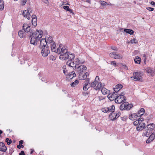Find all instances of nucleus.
<instances>
[{
  "instance_id": "obj_19",
  "label": "nucleus",
  "mask_w": 155,
  "mask_h": 155,
  "mask_svg": "<svg viewBox=\"0 0 155 155\" xmlns=\"http://www.w3.org/2000/svg\"><path fill=\"white\" fill-rule=\"evenodd\" d=\"M145 126V124L143 123H139L137 127V130L140 131L143 129Z\"/></svg>"
},
{
  "instance_id": "obj_49",
  "label": "nucleus",
  "mask_w": 155,
  "mask_h": 155,
  "mask_svg": "<svg viewBox=\"0 0 155 155\" xmlns=\"http://www.w3.org/2000/svg\"><path fill=\"white\" fill-rule=\"evenodd\" d=\"M87 86H88L84 85V86L83 87V90L84 91H86L88 89V88H89V86H88V88H87Z\"/></svg>"
},
{
  "instance_id": "obj_17",
  "label": "nucleus",
  "mask_w": 155,
  "mask_h": 155,
  "mask_svg": "<svg viewBox=\"0 0 155 155\" xmlns=\"http://www.w3.org/2000/svg\"><path fill=\"white\" fill-rule=\"evenodd\" d=\"M97 80H99V77L98 76H96L94 81L89 84V87H93L94 89L95 88V87L98 82L97 81Z\"/></svg>"
},
{
  "instance_id": "obj_10",
  "label": "nucleus",
  "mask_w": 155,
  "mask_h": 155,
  "mask_svg": "<svg viewBox=\"0 0 155 155\" xmlns=\"http://www.w3.org/2000/svg\"><path fill=\"white\" fill-rule=\"evenodd\" d=\"M56 43H54L50 45H49V46L51 47V50L52 52H55V53H60V49L58 48H56Z\"/></svg>"
},
{
  "instance_id": "obj_60",
  "label": "nucleus",
  "mask_w": 155,
  "mask_h": 155,
  "mask_svg": "<svg viewBox=\"0 0 155 155\" xmlns=\"http://www.w3.org/2000/svg\"><path fill=\"white\" fill-rule=\"evenodd\" d=\"M150 4L155 7V2L153 1H152L150 2Z\"/></svg>"
},
{
  "instance_id": "obj_55",
  "label": "nucleus",
  "mask_w": 155,
  "mask_h": 155,
  "mask_svg": "<svg viewBox=\"0 0 155 155\" xmlns=\"http://www.w3.org/2000/svg\"><path fill=\"white\" fill-rule=\"evenodd\" d=\"M122 64V66L123 67V68H124L126 69H127V70H128V67L126 65H124L123 64Z\"/></svg>"
},
{
  "instance_id": "obj_4",
  "label": "nucleus",
  "mask_w": 155,
  "mask_h": 155,
  "mask_svg": "<svg viewBox=\"0 0 155 155\" xmlns=\"http://www.w3.org/2000/svg\"><path fill=\"white\" fill-rule=\"evenodd\" d=\"M133 105L131 104H129L128 102H124L120 106V109L121 110H130L132 107Z\"/></svg>"
},
{
  "instance_id": "obj_15",
  "label": "nucleus",
  "mask_w": 155,
  "mask_h": 155,
  "mask_svg": "<svg viewBox=\"0 0 155 155\" xmlns=\"http://www.w3.org/2000/svg\"><path fill=\"white\" fill-rule=\"evenodd\" d=\"M77 71L80 73V74L84 70H85L87 69V67L86 66L84 65H81L78 67L77 68L76 67Z\"/></svg>"
},
{
  "instance_id": "obj_36",
  "label": "nucleus",
  "mask_w": 155,
  "mask_h": 155,
  "mask_svg": "<svg viewBox=\"0 0 155 155\" xmlns=\"http://www.w3.org/2000/svg\"><path fill=\"white\" fill-rule=\"evenodd\" d=\"M149 139H150L152 141L153 140L154 138H155V134L154 133H153L150 136H149Z\"/></svg>"
},
{
  "instance_id": "obj_51",
  "label": "nucleus",
  "mask_w": 155,
  "mask_h": 155,
  "mask_svg": "<svg viewBox=\"0 0 155 155\" xmlns=\"http://www.w3.org/2000/svg\"><path fill=\"white\" fill-rule=\"evenodd\" d=\"M24 147V146L23 145H19L17 146V147L18 149H20L21 148H23Z\"/></svg>"
},
{
  "instance_id": "obj_41",
  "label": "nucleus",
  "mask_w": 155,
  "mask_h": 155,
  "mask_svg": "<svg viewBox=\"0 0 155 155\" xmlns=\"http://www.w3.org/2000/svg\"><path fill=\"white\" fill-rule=\"evenodd\" d=\"M27 2V0H20L21 5L22 6L25 5Z\"/></svg>"
},
{
  "instance_id": "obj_35",
  "label": "nucleus",
  "mask_w": 155,
  "mask_h": 155,
  "mask_svg": "<svg viewBox=\"0 0 155 155\" xmlns=\"http://www.w3.org/2000/svg\"><path fill=\"white\" fill-rule=\"evenodd\" d=\"M134 61L135 63L139 64L141 61V58L140 57H138L137 58H136L134 59Z\"/></svg>"
},
{
  "instance_id": "obj_56",
  "label": "nucleus",
  "mask_w": 155,
  "mask_h": 155,
  "mask_svg": "<svg viewBox=\"0 0 155 155\" xmlns=\"http://www.w3.org/2000/svg\"><path fill=\"white\" fill-rule=\"evenodd\" d=\"M23 143L24 141L23 140H21L19 142V144L21 145H23L22 144Z\"/></svg>"
},
{
  "instance_id": "obj_58",
  "label": "nucleus",
  "mask_w": 155,
  "mask_h": 155,
  "mask_svg": "<svg viewBox=\"0 0 155 155\" xmlns=\"http://www.w3.org/2000/svg\"><path fill=\"white\" fill-rule=\"evenodd\" d=\"M85 75L87 77H88L89 75V72H86L85 74Z\"/></svg>"
},
{
  "instance_id": "obj_50",
  "label": "nucleus",
  "mask_w": 155,
  "mask_h": 155,
  "mask_svg": "<svg viewBox=\"0 0 155 155\" xmlns=\"http://www.w3.org/2000/svg\"><path fill=\"white\" fill-rule=\"evenodd\" d=\"M147 9L148 10L150 11H153L154 10V8L149 7L147 8Z\"/></svg>"
},
{
  "instance_id": "obj_43",
  "label": "nucleus",
  "mask_w": 155,
  "mask_h": 155,
  "mask_svg": "<svg viewBox=\"0 0 155 155\" xmlns=\"http://www.w3.org/2000/svg\"><path fill=\"white\" fill-rule=\"evenodd\" d=\"M138 41L136 38H133L132 40L131 41V43H137Z\"/></svg>"
},
{
  "instance_id": "obj_5",
  "label": "nucleus",
  "mask_w": 155,
  "mask_h": 155,
  "mask_svg": "<svg viewBox=\"0 0 155 155\" xmlns=\"http://www.w3.org/2000/svg\"><path fill=\"white\" fill-rule=\"evenodd\" d=\"M124 94L123 92H121V94H117V96L115 100V103L117 104H121L125 101L126 98L124 95Z\"/></svg>"
},
{
  "instance_id": "obj_57",
  "label": "nucleus",
  "mask_w": 155,
  "mask_h": 155,
  "mask_svg": "<svg viewBox=\"0 0 155 155\" xmlns=\"http://www.w3.org/2000/svg\"><path fill=\"white\" fill-rule=\"evenodd\" d=\"M152 141L150 140V139H149V138L147 140L146 143H150L151 141Z\"/></svg>"
},
{
  "instance_id": "obj_26",
  "label": "nucleus",
  "mask_w": 155,
  "mask_h": 155,
  "mask_svg": "<svg viewBox=\"0 0 155 155\" xmlns=\"http://www.w3.org/2000/svg\"><path fill=\"white\" fill-rule=\"evenodd\" d=\"M25 35V33L22 31V29L19 31L18 32V36L21 38H24Z\"/></svg>"
},
{
  "instance_id": "obj_16",
  "label": "nucleus",
  "mask_w": 155,
  "mask_h": 155,
  "mask_svg": "<svg viewBox=\"0 0 155 155\" xmlns=\"http://www.w3.org/2000/svg\"><path fill=\"white\" fill-rule=\"evenodd\" d=\"M117 94L115 93V92H113L112 94H109L108 96V98L109 99L110 101H112L114 100L115 101V99H116Z\"/></svg>"
},
{
  "instance_id": "obj_45",
  "label": "nucleus",
  "mask_w": 155,
  "mask_h": 155,
  "mask_svg": "<svg viewBox=\"0 0 155 155\" xmlns=\"http://www.w3.org/2000/svg\"><path fill=\"white\" fill-rule=\"evenodd\" d=\"M115 115L116 116L117 118L119 117L120 115V111H117L115 113Z\"/></svg>"
},
{
  "instance_id": "obj_8",
  "label": "nucleus",
  "mask_w": 155,
  "mask_h": 155,
  "mask_svg": "<svg viewBox=\"0 0 155 155\" xmlns=\"http://www.w3.org/2000/svg\"><path fill=\"white\" fill-rule=\"evenodd\" d=\"M155 124H148L147 127L145 128H147L146 130L147 133H148L149 134L151 133L155 128Z\"/></svg>"
},
{
  "instance_id": "obj_22",
  "label": "nucleus",
  "mask_w": 155,
  "mask_h": 155,
  "mask_svg": "<svg viewBox=\"0 0 155 155\" xmlns=\"http://www.w3.org/2000/svg\"><path fill=\"white\" fill-rule=\"evenodd\" d=\"M138 117H139L138 115H137L136 113H133L129 116V118L130 119L134 120L137 119Z\"/></svg>"
},
{
  "instance_id": "obj_61",
  "label": "nucleus",
  "mask_w": 155,
  "mask_h": 155,
  "mask_svg": "<svg viewBox=\"0 0 155 155\" xmlns=\"http://www.w3.org/2000/svg\"><path fill=\"white\" fill-rule=\"evenodd\" d=\"M143 120H144L143 119L140 118H139L138 119V120H140L139 121H140V123L141 122H140V121L142 122L143 121Z\"/></svg>"
},
{
  "instance_id": "obj_2",
  "label": "nucleus",
  "mask_w": 155,
  "mask_h": 155,
  "mask_svg": "<svg viewBox=\"0 0 155 155\" xmlns=\"http://www.w3.org/2000/svg\"><path fill=\"white\" fill-rule=\"evenodd\" d=\"M84 61H81L78 58H76L74 61L68 60L66 62V64L69 66L73 68L75 70L76 69L77 65L84 64Z\"/></svg>"
},
{
  "instance_id": "obj_54",
  "label": "nucleus",
  "mask_w": 155,
  "mask_h": 155,
  "mask_svg": "<svg viewBox=\"0 0 155 155\" xmlns=\"http://www.w3.org/2000/svg\"><path fill=\"white\" fill-rule=\"evenodd\" d=\"M19 155H25V153L24 151L22 150L19 153Z\"/></svg>"
},
{
  "instance_id": "obj_46",
  "label": "nucleus",
  "mask_w": 155,
  "mask_h": 155,
  "mask_svg": "<svg viewBox=\"0 0 155 155\" xmlns=\"http://www.w3.org/2000/svg\"><path fill=\"white\" fill-rule=\"evenodd\" d=\"M102 5H106L107 4V2L104 1H100Z\"/></svg>"
},
{
  "instance_id": "obj_38",
  "label": "nucleus",
  "mask_w": 155,
  "mask_h": 155,
  "mask_svg": "<svg viewBox=\"0 0 155 155\" xmlns=\"http://www.w3.org/2000/svg\"><path fill=\"white\" fill-rule=\"evenodd\" d=\"M5 141L7 143L8 145H9L12 143V141L11 139L9 140V138H7L5 139Z\"/></svg>"
},
{
  "instance_id": "obj_1",
  "label": "nucleus",
  "mask_w": 155,
  "mask_h": 155,
  "mask_svg": "<svg viewBox=\"0 0 155 155\" xmlns=\"http://www.w3.org/2000/svg\"><path fill=\"white\" fill-rule=\"evenodd\" d=\"M30 43L33 45H36L42 36L43 31L40 30H37L35 32L33 33L32 30L30 31Z\"/></svg>"
},
{
  "instance_id": "obj_34",
  "label": "nucleus",
  "mask_w": 155,
  "mask_h": 155,
  "mask_svg": "<svg viewBox=\"0 0 155 155\" xmlns=\"http://www.w3.org/2000/svg\"><path fill=\"white\" fill-rule=\"evenodd\" d=\"M63 73L65 75H67L69 74V73L68 72L66 68V66H63Z\"/></svg>"
},
{
  "instance_id": "obj_25",
  "label": "nucleus",
  "mask_w": 155,
  "mask_h": 155,
  "mask_svg": "<svg viewBox=\"0 0 155 155\" xmlns=\"http://www.w3.org/2000/svg\"><path fill=\"white\" fill-rule=\"evenodd\" d=\"M109 117L110 119L112 120H115L117 118L116 116L115 115V113L114 112H111L109 115Z\"/></svg>"
},
{
  "instance_id": "obj_6",
  "label": "nucleus",
  "mask_w": 155,
  "mask_h": 155,
  "mask_svg": "<svg viewBox=\"0 0 155 155\" xmlns=\"http://www.w3.org/2000/svg\"><path fill=\"white\" fill-rule=\"evenodd\" d=\"M115 110V108L114 105H112L108 107H104L101 109L102 111L105 113L114 112Z\"/></svg>"
},
{
  "instance_id": "obj_32",
  "label": "nucleus",
  "mask_w": 155,
  "mask_h": 155,
  "mask_svg": "<svg viewBox=\"0 0 155 155\" xmlns=\"http://www.w3.org/2000/svg\"><path fill=\"white\" fill-rule=\"evenodd\" d=\"M79 83V81L78 80H76L75 81L71 83V86L72 87H74L75 86L78 84Z\"/></svg>"
},
{
  "instance_id": "obj_27",
  "label": "nucleus",
  "mask_w": 155,
  "mask_h": 155,
  "mask_svg": "<svg viewBox=\"0 0 155 155\" xmlns=\"http://www.w3.org/2000/svg\"><path fill=\"white\" fill-rule=\"evenodd\" d=\"M46 41L48 44L49 45H50L51 44H53V43H55L53 40L52 37H49L48 38V39H47Z\"/></svg>"
},
{
  "instance_id": "obj_52",
  "label": "nucleus",
  "mask_w": 155,
  "mask_h": 155,
  "mask_svg": "<svg viewBox=\"0 0 155 155\" xmlns=\"http://www.w3.org/2000/svg\"><path fill=\"white\" fill-rule=\"evenodd\" d=\"M110 62H111V64H112L113 65H114V66H116V64L115 63V61H111Z\"/></svg>"
},
{
  "instance_id": "obj_28",
  "label": "nucleus",
  "mask_w": 155,
  "mask_h": 155,
  "mask_svg": "<svg viewBox=\"0 0 155 155\" xmlns=\"http://www.w3.org/2000/svg\"><path fill=\"white\" fill-rule=\"evenodd\" d=\"M124 31L127 33H128L130 35H132L134 34V31L132 29L125 28L124 29Z\"/></svg>"
},
{
  "instance_id": "obj_20",
  "label": "nucleus",
  "mask_w": 155,
  "mask_h": 155,
  "mask_svg": "<svg viewBox=\"0 0 155 155\" xmlns=\"http://www.w3.org/2000/svg\"><path fill=\"white\" fill-rule=\"evenodd\" d=\"M32 17V24L34 27H35L37 25V20L36 16L35 15H33Z\"/></svg>"
},
{
  "instance_id": "obj_30",
  "label": "nucleus",
  "mask_w": 155,
  "mask_h": 155,
  "mask_svg": "<svg viewBox=\"0 0 155 155\" xmlns=\"http://www.w3.org/2000/svg\"><path fill=\"white\" fill-rule=\"evenodd\" d=\"M69 74L68 75H69V78H72L73 77H75L76 76V75L74 71L71 72V74H70V73H69Z\"/></svg>"
},
{
  "instance_id": "obj_42",
  "label": "nucleus",
  "mask_w": 155,
  "mask_h": 155,
  "mask_svg": "<svg viewBox=\"0 0 155 155\" xmlns=\"http://www.w3.org/2000/svg\"><path fill=\"white\" fill-rule=\"evenodd\" d=\"M139 120H136L134 122L133 124L134 125L136 126L138 125L140 123Z\"/></svg>"
},
{
  "instance_id": "obj_48",
  "label": "nucleus",
  "mask_w": 155,
  "mask_h": 155,
  "mask_svg": "<svg viewBox=\"0 0 155 155\" xmlns=\"http://www.w3.org/2000/svg\"><path fill=\"white\" fill-rule=\"evenodd\" d=\"M63 8L67 11H68V10L70 8L68 6H63Z\"/></svg>"
},
{
  "instance_id": "obj_39",
  "label": "nucleus",
  "mask_w": 155,
  "mask_h": 155,
  "mask_svg": "<svg viewBox=\"0 0 155 155\" xmlns=\"http://www.w3.org/2000/svg\"><path fill=\"white\" fill-rule=\"evenodd\" d=\"M101 91L102 93L103 94H105L106 91H107V89L105 87H103L101 89Z\"/></svg>"
},
{
  "instance_id": "obj_62",
  "label": "nucleus",
  "mask_w": 155,
  "mask_h": 155,
  "mask_svg": "<svg viewBox=\"0 0 155 155\" xmlns=\"http://www.w3.org/2000/svg\"><path fill=\"white\" fill-rule=\"evenodd\" d=\"M68 11L70 13H72L73 14L72 10L71 9H70V8L68 10Z\"/></svg>"
},
{
  "instance_id": "obj_59",
  "label": "nucleus",
  "mask_w": 155,
  "mask_h": 155,
  "mask_svg": "<svg viewBox=\"0 0 155 155\" xmlns=\"http://www.w3.org/2000/svg\"><path fill=\"white\" fill-rule=\"evenodd\" d=\"M98 98L99 101H101L104 99V98L100 96L98 97Z\"/></svg>"
},
{
  "instance_id": "obj_23",
  "label": "nucleus",
  "mask_w": 155,
  "mask_h": 155,
  "mask_svg": "<svg viewBox=\"0 0 155 155\" xmlns=\"http://www.w3.org/2000/svg\"><path fill=\"white\" fill-rule=\"evenodd\" d=\"M145 112L144 109L143 108H141L137 113V115H138L139 117H141L144 114Z\"/></svg>"
},
{
  "instance_id": "obj_64",
  "label": "nucleus",
  "mask_w": 155,
  "mask_h": 155,
  "mask_svg": "<svg viewBox=\"0 0 155 155\" xmlns=\"http://www.w3.org/2000/svg\"><path fill=\"white\" fill-rule=\"evenodd\" d=\"M109 92V90L107 89V91H106L105 94H108Z\"/></svg>"
},
{
  "instance_id": "obj_44",
  "label": "nucleus",
  "mask_w": 155,
  "mask_h": 155,
  "mask_svg": "<svg viewBox=\"0 0 155 155\" xmlns=\"http://www.w3.org/2000/svg\"><path fill=\"white\" fill-rule=\"evenodd\" d=\"M114 92H115V93L117 94H118L117 92H118L120 90H119V89H118V88H117L116 87L114 88Z\"/></svg>"
},
{
  "instance_id": "obj_3",
  "label": "nucleus",
  "mask_w": 155,
  "mask_h": 155,
  "mask_svg": "<svg viewBox=\"0 0 155 155\" xmlns=\"http://www.w3.org/2000/svg\"><path fill=\"white\" fill-rule=\"evenodd\" d=\"M75 57V55L74 54L71 53L70 52H68L63 54H61L59 58L63 60H66L67 59H69V60L73 61Z\"/></svg>"
},
{
  "instance_id": "obj_47",
  "label": "nucleus",
  "mask_w": 155,
  "mask_h": 155,
  "mask_svg": "<svg viewBox=\"0 0 155 155\" xmlns=\"http://www.w3.org/2000/svg\"><path fill=\"white\" fill-rule=\"evenodd\" d=\"M149 134L148 133L147 134V131H146L145 133L143 132V136H147V137H148L149 136Z\"/></svg>"
},
{
  "instance_id": "obj_9",
  "label": "nucleus",
  "mask_w": 155,
  "mask_h": 155,
  "mask_svg": "<svg viewBox=\"0 0 155 155\" xmlns=\"http://www.w3.org/2000/svg\"><path fill=\"white\" fill-rule=\"evenodd\" d=\"M142 73L136 72L134 73V78L135 81H139L142 79Z\"/></svg>"
},
{
  "instance_id": "obj_11",
  "label": "nucleus",
  "mask_w": 155,
  "mask_h": 155,
  "mask_svg": "<svg viewBox=\"0 0 155 155\" xmlns=\"http://www.w3.org/2000/svg\"><path fill=\"white\" fill-rule=\"evenodd\" d=\"M109 55L110 57L114 59H120L122 58V55L117 54L116 52H114L111 53L109 54Z\"/></svg>"
},
{
  "instance_id": "obj_18",
  "label": "nucleus",
  "mask_w": 155,
  "mask_h": 155,
  "mask_svg": "<svg viewBox=\"0 0 155 155\" xmlns=\"http://www.w3.org/2000/svg\"><path fill=\"white\" fill-rule=\"evenodd\" d=\"M23 15L25 17V18H26L28 20H29L30 19L31 15L28 10H24L23 11Z\"/></svg>"
},
{
  "instance_id": "obj_14",
  "label": "nucleus",
  "mask_w": 155,
  "mask_h": 155,
  "mask_svg": "<svg viewBox=\"0 0 155 155\" xmlns=\"http://www.w3.org/2000/svg\"><path fill=\"white\" fill-rule=\"evenodd\" d=\"M58 48H60V53H58V54H64V53H66L68 52L67 51V50L66 49V47L64 46L63 45H60Z\"/></svg>"
},
{
  "instance_id": "obj_63",
  "label": "nucleus",
  "mask_w": 155,
  "mask_h": 155,
  "mask_svg": "<svg viewBox=\"0 0 155 155\" xmlns=\"http://www.w3.org/2000/svg\"><path fill=\"white\" fill-rule=\"evenodd\" d=\"M112 49L114 50H117V48L116 47H112Z\"/></svg>"
},
{
  "instance_id": "obj_33",
  "label": "nucleus",
  "mask_w": 155,
  "mask_h": 155,
  "mask_svg": "<svg viewBox=\"0 0 155 155\" xmlns=\"http://www.w3.org/2000/svg\"><path fill=\"white\" fill-rule=\"evenodd\" d=\"M79 78H80V79L81 80H85L87 78V77L86 75L84 74L83 75V74L81 73L80 74V75H79Z\"/></svg>"
},
{
  "instance_id": "obj_40",
  "label": "nucleus",
  "mask_w": 155,
  "mask_h": 155,
  "mask_svg": "<svg viewBox=\"0 0 155 155\" xmlns=\"http://www.w3.org/2000/svg\"><path fill=\"white\" fill-rule=\"evenodd\" d=\"M117 88H118L119 90H120L121 89L122 87L123 86L121 84H118L116 85L115 87Z\"/></svg>"
},
{
  "instance_id": "obj_24",
  "label": "nucleus",
  "mask_w": 155,
  "mask_h": 155,
  "mask_svg": "<svg viewBox=\"0 0 155 155\" xmlns=\"http://www.w3.org/2000/svg\"><path fill=\"white\" fill-rule=\"evenodd\" d=\"M146 72L150 74L152 76H154V71L152 70L150 68H148L146 69Z\"/></svg>"
},
{
  "instance_id": "obj_13",
  "label": "nucleus",
  "mask_w": 155,
  "mask_h": 155,
  "mask_svg": "<svg viewBox=\"0 0 155 155\" xmlns=\"http://www.w3.org/2000/svg\"><path fill=\"white\" fill-rule=\"evenodd\" d=\"M31 25L30 24H28L27 23H25L23 25V29L26 32H28L30 31Z\"/></svg>"
},
{
  "instance_id": "obj_12",
  "label": "nucleus",
  "mask_w": 155,
  "mask_h": 155,
  "mask_svg": "<svg viewBox=\"0 0 155 155\" xmlns=\"http://www.w3.org/2000/svg\"><path fill=\"white\" fill-rule=\"evenodd\" d=\"M46 46H49V45L48 44L46 39L43 38L40 40V45L39 46V47L41 49L43 47Z\"/></svg>"
},
{
  "instance_id": "obj_29",
  "label": "nucleus",
  "mask_w": 155,
  "mask_h": 155,
  "mask_svg": "<svg viewBox=\"0 0 155 155\" xmlns=\"http://www.w3.org/2000/svg\"><path fill=\"white\" fill-rule=\"evenodd\" d=\"M4 8V2L2 0H0V10H2Z\"/></svg>"
},
{
  "instance_id": "obj_31",
  "label": "nucleus",
  "mask_w": 155,
  "mask_h": 155,
  "mask_svg": "<svg viewBox=\"0 0 155 155\" xmlns=\"http://www.w3.org/2000/svg\"><path fill=\"white\" fill-rule=\"evenodd\" d=\"M103 87L102 86V84L101 83H99L95 87L94 89L97 90H99L100 88L101 89Z\"/></svg>"
},
{
  "instance_id": "obj_53",
  "label": "nucleus",
  "mask_w": 155,
  "mask_h": 155,
  "mask_svg": "<svg viewBox=\"0 0 155 155\" xmlns=\"http://www.w3.org/2000/svg\"><path fill=\"white\" fill-rule=\"evenodd\" d=\"M42 2H44L46 4L48 5L49 4V2L48 0H41Z\"/></svg>"
},
{
  "instance_id": "obj_7",
  "label": "nucleus",
  "mask_w": 155,
  "mask_h": 155,
  "mask_svg": "<svg viewBox=\"0 0 155 155\" xmlns=\"http://www.w3.org/2000/svg\"><path fill=\"white\" fill-rule=\"evenodd\" d=\"M49 47V46H46L42 48L41 53L43 56L46 57L50 53V51Z\"/></svg>"
},
{
  "instance_id": "obj_37",
  "label": "nucleus",
  "mask_w": 155,
  "mask_h": 155,
  "mask_svg": "<svg viewBox=\"0 0 155 155\" xmlns=\"http://www.w3.org/2000/svg\"><path fill=\"white\" fill-rule=\"evenodd\" d=\"M89 78H87L84 81V85H86L88 86H89V84H90L89 83Z\"/></svg>"
},
{
  "instance_id": "obj_21",
  "label": "nucleus",
  "mask_w": 155,
  "mask_h": 155,
  "mask_svg": "<svg viewBox=\"0 0 155 155\" xmlns=\"http://www.w3.org/2000/svg\"><path fill=\"white\" fill-rule=\"evenodd\" d=\"M7 150V147L5 144L2 142L0 143V150L2 152H5Z\"/></svg>"
}]
</instances>
